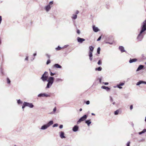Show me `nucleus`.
<instances>
[{"mask_svg":"<svg viewBox=\"0 0 146 146\" xmlns=\"http://www.w3.org/2000/svg\"><path fill=\"white\" fill-rule=\"evenodd\" d=\"M77 40L78 42L80 43H82L83 41L85 40V39L84 38L78 37L77 38Z\"/></svg>","mask_w":146,"mask_h":146,"instance_id":"obj_9","label":"nucleus"},{"mask_svg":"<svg viewBox=\"0 0 146 146\" xmlns=\"http://www.w3.org/2000/svg\"><path fill=\"white\" fill-rule=\"evenodd\" d=\"M111 102H112L113 101V99H112V98H111Z\"/></svg>","mask_w":146,"mask_h":146,"instance_id":"obj_54","label":"nucleus"},{"mask_svg":"<svg viewBox=\"0 0 146 146\" xmlns=\"http://www.w3.org/2000/svg\"><path fill=\"white\" fill-rule=\"evenodd\" d=\"M77 33L78 34H80V32L79 30L78 29L77 31Z\"/></svg>","mask_w":146,"mask_h":146,"instance_id":"obj_41","label":"nucleus"},{"mask_svg":"<svg viewBox=\"0 0 146 146\" xmlns=\"http://www.w3.org/2000/svg\"><path fill=\"white\" fill-rule=\"evenodd\" d=\"M79 129V127L78 125H74L72 128L73 131L76 132L78 131Z\"/></svg>","mask_w":146,"mask_h":146,"instance_id":"obj_6","label":"nucleus"},{"mask_svg":"<svg viewBox=\"0 0 146 146\" xmlns=\"http://www.w3.org/2000/svg\"><path fill=\"white\" fill-rule=\"evenodd\" d=\"M144 67V66L142 65H140L137 68V71H138L142 69Z\"/></svg>","mask_w":146,"mask_h":146,"instance_id":"obj_18","label":"nucleus"},{"mask_svg":"<svg viewBox=\"0 0 146 146\" xmlns=\"http://www.w3.org/2000/svg\"><path fill=\"white\" fill-rule=\"evenodd\" d=\"M132 125L133 127L134 125L133 123H132Z\"/></svg>","mask_w":146,"mask_h":146,"instance_id":"obj_56","label":"nucleus"},{"mask_svg":"<svg viewBox=\"0 0 146 146\" xmlns=\"http://www.w3.org/2000/svg\"><path fill=\"white\" fill-rule=\"evenodd\" d=\"M142 83H144L146 84V82L143 81H140L137 83L136 85H139L141 84Z\"/></svg>","mask_w":146,"mask_h":146,"instance_id":"obj_15","label":"nucleus"},{"mask_svg":"<svg viewBox=\"0 0 146 146\" xmlns=\"http://www.w3.org/2000/svg\"><path fill=\"white\" fill-rule=\"evenodd\" d=\"M100 47H98L97 49V53L98 54H99L100 53Z\"/></svg>","mask_w":146,"mask_h":146,"instance_id":"obj_26","label":"nucleus"},{"mask_svg":"<svg viewBox=\"0 0 146 146\" xmlns=\"http://www.w3.org/2000/svg\"><path fill=\"white\" fill-rule=\"evenodd\" d=\"M141 30L139 34V37L143 32L146 30V19L143 22V25L141 27Z\"/></svg>","mask_w":146,"mask_h":146,"instance_id":"obj_3","label":"nucleus"},{"mask_svg":"<svg viewBox=\"0 0 146 146\" xmlns=\"http://www.w3.org/2000/svg\"><path fill=\"white\" fill-rule=\"evenodd\" d=\"M38 97H49L50 96V95H48L47 94H46L44 93L43 94H39L38 96Z\"/></svg>","mask_w":146,"mask_h":146,"instance_id":"obj_8","label":"nucleus"},{"mask_svg":"<svg viewBox=\"0 0 146 146\" xmlns=\"http://www.w3.org/2000/svg\"><path fill=\"white\" fill-rule=\"evenodd\" d=\"M54 80V78L53 77H50L48 80V82L47 84L46 88H48L50 87V86H51L53 83Z\"/></svg>","mask_w":146,"mask_h":146,"instance_id":"obj_2","label":"nucleus"},{"mask_svg":"<svg viewBox=\"0 0 146 146\" xmlns=\"http://www.w3.org/2000/svg\"><path fill=\"white\" fill-rule=\"evenodd\" d=\"M17 103L18 104H22L23 102L20 100H19L17 101Z\"/></svg>","mask_w":146,"mask_h":146,"instance_id":"obj_30","label":"nucleus"},{"mask_svg":"<svg viewBox=\"0 0 146 146\" xmlns=\"http://www.w3.org/2000/svg\"><path fill=\"white\" fill-rule=\"evenodd\" d=\"M55 74L52 73L51 72H50V75L51 76H53Z\"/></svg>","mask_w":146,"mask_h":146,"instance_id":"obj_42","label":"nucleus"},{"mask_svg":"<svg viewBox=\"0 0 146 146\" xmlns=\"http://www.w3.org/2000/svg\"><path fill=\"white\" fill-rule=\"evenodd\" d=\"M143 133H144L142 131H141L139 133V134L140 135H141Z\"/></svg>","mask_w":146,"mask_h":146,"instance_id":"obj_36","label":"nucleus"},{"mask_svg":"<svg viewBox=\"0 0 146 146\" xmlns=\"http://www.w3.org/2000/svg\"><path fill=\"white\" fill-rule=\"evenodd\" d=\"M56 107H55L54 108L53 110V112L54 113H55V112L56 111Z\"/></svg>","mask_w":146,"mask_h":146,"instance_id":"obj_34","label":"nucleus"},{"mask_svg":"<svg viewBox=\"0 0 146 146\" xmlns=\"http://www.w3.org/2000/svg\"><path fill=\"white\" fill-rule=\"evenodd\" d=\"M124 84L123 83H121L118 85H119L120 86H122Z\"/></svg>","mask_w":146,"mask_h":146,"instance_id":"obj_38","label":"nucleus"},{"mask_svg":"<svg viewBox=\"0 0 146 146\" xmlns=\"http://www.w3.org/2000/svg\"><path fill=\"white\" fill-rule=\"evenodd\" d=\"M82 108L80 109V111H82Z\"/></svg>","mask_w":146,"mask_h":146,"instance_id":"obj_52","label":"nucleus"},{"mask_svg":"<svg viewBox=\"0 0 146 146\" xmlns=\"http://www.w3.org/2000/svg\"><path fill=\"white\" fill-rule=\"evenodd\" d=\"M101 79H100V83H101Z\"/></svg>","mask_w":146,"mask_h":146,"instance_id":"obj_55","label":"nucleus"},{"mask_svg":"<svg viewBox=\"0 0 146 146\" xmlns=\"http://www.w3.org/2000/svg\"><path fill=\"white\" fill-rule=\"evenodd\" d=\"M63 125H60L59 126V128L60 129H62L63 128Z\"/></svg>","mask_w":146,"mask_h":146,"instance_id":"obj_37","label":"nucleus"},{"mask_svg":"<svg viewBox=\"0 0 146 146\" xmlns=\"http://www.w3.org/2000/svg\"><path fill=\"white\" fill-rule=\"evenodd\" d=\"M133 108V105H131V106H130V110H132Z\"/></svg>","mask_w":146,"mask_h":146,"instance_id":"obj_43","label":"nucleus"},{"mask_svg":"<svg viewBox=\"0 0 146 146\" xmlns=\"http://www.w3.org/2000/svg\"><path fill=\"white\" fill-rule=\"evenodd\" d=\"M137 61V59L136 58L131 59L130 58L129 60L130 63H132L133 62H135Z\"/></svg>","mask_w":146,"mask_h":146,"instance_id":"obj_10","label":"nucleus"},{"mask_svg":"<svg viewBox=\"0 0 146 146\" xmlns=\"http://www.w3.org/2000/svg\"><path fill=\"white\" fill-rule=\"evenodd\" d=\"M89 59L91 61L92 60V52H89Z\"/></svg>","mask_w":146,"mask_h":146,"instance_id":"obj_17","label":"nucleus"},{"mask_svg":"<svg viewBox=\"0 0 146 146\" xmlns=\"http://www.w3.org/2000/svg\"><path fill=\"white\" fill-rule=\"evenodd\" d=\"M90 49L89 52H93L94 49V48L92 46H90L89 47Z\"/></svg>","mask_w":146,"mask_h":146,"instance_id":"obj_21","label":"nucleus"},{"mask_svg":"<svg viewBox=\"0 0 146 146\" xmlns=\"http://www.w3.org/2000/svg\"><path fill=\"white\" fill-rule=\"evenodd\" d=\"M48 72H45L42 75L41 78L43 81H45L47 80L48 78Z\"/></svg>","mask_w":146,"mask_h":146,"instance_id":"obj_5","label":"nucleus"},{"mask_svg":"<svg viewBox=\"0 0 146 146\" xmlns=\"http://www.w3.org/2000/svg\"><path fill=\"white\" fill-rule=\"evenodd\" d=\"M139 36V34L138 35L137 37V39L139 41H141L142 38L143 37V35H142V34H141V35H140V36Z\"/></svg>","mask_w":146,"mask_h":146,"instance_id":"obj_11","label":"nucleus"},{"mask_svg":"<svg viewBox=\"0 0 146 146\" xmlns=\"http://www.w3.org/2000/svg\"><path fill=\"white\" fill-rule=\"evenodd\" d=\"M62 49V48L60 47L59 46H58L57 48L56 49L57 50H61Z\"/></svg>","mask_w":146,"mask_h":146,"instance_id":"obj_29","label":"nucleus"},{"mask_svg":"<svg viewBox=\"0 0 146 146\" xmlns=\"http://www.w3.org/2000/svg\"><path fill=\"white\" fill-rule=\"evenodd\" d=\"M102 68L101 67L97 68H95V70L96 71H100L102 70Z\"/></svg>","mask_w":146,"mask_h":146,"instance_id":"obj_23","label":"nucleus"},{"mask_svg":"<svg viewBox=\"0 0 146 146\" xmlns=\"http://www.w3.org/2000/svg\"><path fill=\"white\" fill-rule=\"evenodd\" d=\"M28 106L31 108L33 107V105L32 103H28L25 102L23 104L22 106V108L24 109L25 106Z\"/></svg>","mask_w":146,"mask_h":146,"instance_id":"obj_4","label":"nucleus"},{"mask_svg":"<svg viewBox=\"0 0 146 146\" xmlns=\"http://www.w3.org/2000/svg\"><path fill=\"white\" fill-rule=\"evenodd\" d=\"M85 122L87 124L88 126H89L90 124L91 123V121L90 119H88L87 120H85Z\"/></svg>","mask_w":146,"mask_h":146,"instance_id":"obj_12","label":"nucleus"},{"mask_svg":"<svg viewBox=\"0 0 146 146\" xmlns=\"http://www.w3.org/2000/svg\"><path fill=\"white\" fill-rule=\"evenodd\" d=\"M87 117V116L86 115H84L80 119H86Z\"/></svg>","mask_w":146,"mask_h":146,"instance_id":"obj_28","label":"nucleus"},{"mask_svg":"<svg viewBox=\"0 0 146 146\" xmlns=\"http://www.w3.org/2000/svg\"><path fill=\"white\" fill-rule=\"evenodd\" d=\"M79 12V11L78 10H77L76 12V15L78 14V13Z\"/></svg>","mask_w":146,"mask_h":146,"instance_id":"obj_47","label":"nucleus"},{"mask_svg":"<svg viewBox=\"0 0 146 146\" xmlns=\"http://www.w3.org/2000/svg\"><path fill=\"white\" fill-rule=\"evenodd\" d=\"M54 67L56 68H62V66L60 65H59L58 64H55L54 65Z\"/></svg>","mask_w":146,"mask_h":146,"instance_id":"obj_20","label":"nucleus"},{"mask_svg":"<svg viewBox=\"0 0 146 146\" xmlns=\"http://www.w3.org/2000/svg\"><path fill=\"white\" fill-rule=\"evenodd\" d=\"M98 65H101L102 64V62L100 60L98 61Z\"/></svg>","mask_w":146,"mask_h":146,"instance_id":"obj_32","label":"nucleus"},{"mask_svg":"<svg viewBox=\"0 0 146 146\" xmlns=\"http://www.w3.org/2000/svg\"><path fill=\"white\" fill-rule=\"evenodd\" d=\"M11 82L10 80L8 78H7V83L8 84H10Z\"/></svg>","mask_w":146,"mask_h":146,"instance_id":"obj_31","label":"nucleus"},{"mask_svg":"<svg viewBox=\"0 0 146 146\" xmlns=\"http://www.w3.org/2000/svg\"><path fill=\"white\" fill-rule=\"evenodd\" d=\"M145 119H146V117H145Z\"/></svg>","mask_w":146,"mask_h":146,"instance_id":"obj_60","label":"nucleus"},{"mask_svg":"<svg viewBox=\"0 0 146 146\" xmlns=\"http://www.w3.org/2000/svg\"><path fill=\"white\" fill-rule=\"evenodd\" d=\"M130 142L129 141H128L127 144V146H130Z\"/></svg>","mask_w":146,"mask_h":146,"instance_id":"obj_35","label":"nucleus"},{"mask_svg":"<svg viewBox=\"0 0 146 146\" xmlns=\"http://www.w3.org/2000/svg\"><path fill=\"white\" fill-rule=\"evenodd\" d=\"M25 60H28V57H27L25 58Z\"/></svg>","mask_w":146,"mask_h":146,"instance_id":"obj_50","label":"nucleus"},{"mask_svg":"<svg viewBox=\"0 0 146 146\" xmlns=\"http://www.w3.org/2000/svg\"><path fill=\"white\" fill-rule=\"evenodd\" d=\"M46 56H47V57L48 58H50V55H48V54H46Z\"/></svg>","mask_w":146,"mask_h":146,"instance_id":"obj_48","label":"nucleus"},{"mask_svg":"<svg viewBox=\"0 0 146 146\" xmlns=\"http://www.w3.org/2000/svg\"><path fill=\"white\" fill-rule=\"evenodd\" d=\"M102 88L106 90L107 91H108L110 90V88L104 86H102Z\"/></svg>","mask_w":146,"mask_h":146,"instance_id":"obj_19","label":"nucleus"},{"mask_svg":"<svg viewBox=\"0 0 146 146\" xmlns=\"http://www.w3.org/2000/svg\"><path fill=\"white\" fill-rule=\"evenodd\" d=\"M117 87L121 89L122 88V87H121V86H120L119 85H117Z\"/></svg>","mask_w":146,"mask_h":146,"instance_id":"obj_46","label":"nucleus"},{"mask_svg":"<svg viewBox=\"0 0 146 146\" xmlns=\"http://www.w3.org/2000/svg\"><path fill=\"white\" fill-rule=\"evenodd\" d=\"M119 111L118 110H117L114 112V114L115 115H116L118 114Z\"/></svg>","mask_w":146,"mask_h":146,"instance_id":"obj_25","label":"nucleus"},{"mask_svg":"<svg viewBox=\"0 0 146 146\" xmlns=\"http://www.w3.org/2000/svg\"><path fill=\"white\" fill-rule=\"evenodd\" d=\"M53 4V1H50L49 3V5H52Z\"/></svg>","mask_w":146,"mask_h":146,"instance_id":"obj_40","label":"nucleus"},{"mask_svg":"<svg viewBox=\"0 0 146 146\" xmlns=\"http://www.w3.org/2000/svg\"><path fill=\"white\" fill-rule=\"evenodd\" d=\"M53 121L52 120L50 121L48 123L46 124H44L40 128V129L42 130H45L47 129L48 127L50 125L53 124Z\"/></svg>","mask_w":146,"mask_h":146,"instance_id":"obj_1","label":"nucleus"},{"mask_svg":"<svg viewBox=\"0 0 146 146\" xmlns=\"http://www.w3.org/2000/svg\"><path fill=\"white\" fill-rule=\"evenodd\" d=\"M50 8L51 7L50 6V5H48L45 8V10L46 11H48Z\"/></svg>","mask_w":146,"mask_h":146,"instance_id":"obj_14","label":"nucleus"},{"mask_svg":"<svg viewBox=\"0 0 146 146\" xmlns=\"http://www.w3.org/2000/svg\"><path fill=\"white\" fill-rule=\"evenodd\" d=\"M60 137L62 139L65 138L66 137L64 136V133L63 131H61L59 132Z\"/></svg>","mask_w":146,"mask_h":146,"instance_id":"obj_7","label":"nucleus"},{"mask_svg":"<svg viewBox=\"0 0 146 146\" xmlns=\"http://www.w3.org/2000/svg\"><path fill=\"white\" fill-rule=\"evenodd\" d=\"M101 38V36H100L97 40V41H99L100 40Z\"/></svg>","mask_w":146,"mask_h":146,"instance_id":"obj_39","label":"nucleus"},{"mask_svg":"<svg viewBox=\"0 0 146 146\" xmlns=\"http://www.w3.org/2000/svg\"><path fill=\"white\" fill-rule=\"evenodd\" d=\"M92 115H95V114L94 113H92Z\"/></svg>","mask_w":146,"mask_h":146,"instance_id":"obj_53","label":"nucleus"},{"mask_svg":"<svg viewBox=\"0 0 146 146\" xmlns=\"http://www.w3.org/2000/svg\"><path fill=\"white\" fill-rule=\"evenodd\" d=\"M14 146H16V145H14Z\"/></svg>","mask_w":146,"mask_h":146,"instance_id":"obj_59","label":"nucleus"},{"mask_svg":"<svg viewBox=\"0 0 146 146\" xmlns=\"http://www.w3.org/2000/svg\"><path fill=\"white\" fill-rule=\"evenodd\" d=\"M77 15L73 14L72 15V18L73 19H76L77 18Z\"/></svg>","mask_w":146,"mask_h":146,"instance_id":"obj_24","label":"nucleus"},{"mask_svg":"<svg viewBox=\"0 0 146 146\" xmlns=\"http://www.w3.org/2000/svg\"><path fill=\"white\" fill-rule=\"evenodd\" d=\"M86 103L87 104H90V101H86Z\"/></svg>","mask_w":146,"mask_h":146,"instance_id":"obj_44","label":"nucleus"},{"mask_svg":"<svg viewBox=\"0 0 146 146\" xmlns=\"http://www.w3.org/2000/svg\"><path fill=\"white\" fill-rule=\"evenodd\" d=\"M50 62V60H47L46 62V64H49Z\"/></svg>","mask_w":146,"mask_h":146,"instance_id":"obj_33","label":"nucleus"},{"mask_svg":"<svg viewBox=\"0 0 146 146\" xmlns=\"http://www.w3.org/2000/svg\"><path fill=\"white\" fill-rule=\"evenodd\" d=\"M86 119H79L77 121V124H79L81 122L84 121Z\"/></svg>","mask_w":146,"mask_h":146,"instance_id":"obj_22","label":"nucleus"},{"mask_svg":"<svg viewBox=\"0 0 146 146\" xmlns=\"http://www.w3.org/2000/svg\"><path fill=\"white\" fill-rule=\"evenodd\" d=\"M142 131H143L144 133L145 132H146V129H143Z\"/></svg>","mask_w":146,"mask_h":146,"instance_id":"obj_45","label":"nucleus"},{"mask_svg":"<svg viewBox=\"0 0 146 146\" xmlns=\"http://www.w3.org/2000/svg\"><path fill=\"white\" fill-rule=\"evenodd\" d=\"M145 121L146 122V119H145Z\"/></svg>","mask_w":146,"mask_h":146,"instance_id":"obj_58","label":"nucleus"},{"mask_svg":"<svg viewBox=\"0 0 146 146\" xmlns=\"http://www.w3.org/2000/svg\"><path fill=\"white\" fill-rule=\"evenodd\" d=\"M93 31L96 32H97L99 31L97 27H95V26H93Z\"/></svg>","mask_w":146,"mask_h":146,"instance_id":"obj_13","label":"nucleus"},{"mask_svg":"<svg viewBox=\"0 0 146 146\" xmlns=\"http://www.w3.org/2000/svg\"><path fill=\"white\" fill-rule=\"evenodd\" d=\"M113 104H115V102H113Z\"/></svg>","mask_w":146,"mask_h":146,"instance_id":"obj_57","label":"nucleus"},{"mask_svg":"<svg viewBox=\"0 0 146 146\" xmlns=\"http://www.w3.org/2000/svg\"><path fill=\"white\" fill-rule=\"evenodd\" d=\"M105 85H108V82H105L104 83Z\"/></svg>","mask_w":146,"mask_h":146,"instance_id":"obj_49","label":"nucleus"},{"mask_svg":"<svg viewBox=\"0 0 146 146\" xmlns=\"http://www.w3.org/2000/svg\"><path fill=\"white\" fill-rule=\"evenodd\" d=\"M58 125V123H55L52 126V127H57Z\"/></svg>","mask_w":146,"mask_h":146,"instance_id":"obj_27","label":"nucleus"},{"mask_svg":"<svg viewBox=\"0 0 146 146\" xmlns=\"http://www.w3.org/2000/svg\"><path fill=\"white\" fill-rule=\"evenodd\" d=\"M119 49L122 52H123L125 51L124 47L122 46H119Z\"/></svg>","mask_w":146,"mask_h":146,"instance_id":"obj_16","label":"nucleus"},{"mask_svg":"<svg viewBox=\"0 0 146 146\" xmlns=\"http://www.w3.org/2000/svg\"><path fill=\"white\" fill-rule=\"evenodd\" d=\"M36 55V53H35V54H33V55L34 56H35Z\"/></svg>","mask_w":146,"mask_h":146,"instance_id":"obj_51","label":"nucleus"}]
</instances>
